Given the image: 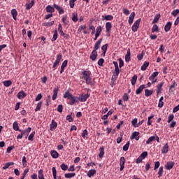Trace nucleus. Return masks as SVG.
I'll list each match as a JSON object with an SVG mask.
<instances>
[{
	"label": "nucleus",
	"mask_w": 179,
	"mask_h": 179,
	"mask_svg": "<svg viewBox=\"0 0 179 179\" xmlns=\"http://www.w3.org/2000/svg\"><path fill=\"white\" fill-rule=\"evenodd\" d=\"M102 41H103V38H101L96 42L94 47V51H97V50H99V48H100V45L101 44Z\"/></svg>",
	"instance_id": "obj_14"
},
{
	"label": "nucleus",
	"mask_w": 179,
	"mask_h": 179,
	"mask_svg": "<svg viewBox=\"0 0 179 179\" xmlns=\"http://www.w3.org/2000/svg\"><path fill=\"white\" fill-rule=\"evenodd\" d=\"M172 23L171 22H168L165 27H164V31H166V33H168V31H170V29H171V26H172Z\"/></svg>",
	"instance_id": "obj_23"
},
{
	"label": "nucleus",
	"mask_w": 179,
	"mask_h": 179,
	"mask_svg": "<svg viewBox=\"0 0 179 179\" xmlns=\"http://www.w3.org/2000/svg\"><path fill=\"white\" fill-rule=\"evenodd\" d=\"M61 59H62V55L58 54L57 55V59L55 62L53 63L52 68H54L55 69H57V66L59 65V63L61 62Z\"/></svg>",
	"instance_id": "obj_4"
},
{
	"label": "nucleus",
	"mask_w": 179,
	"mask_h": 179,
	"mask_svg": "<svg viewBox=\"0 0 179 179\" xmlns=\"http://www.w3.org/2000/svg\"><path fill=\"white\" fill-rule=\"evenodd\" d=\"M97 51L93 50L90 54V59H91L92 61H96V59H97Z\"/></svg>",
	"instance_id": "obj_12"
},
{
	"label": "nucleus",
	"mask_w": 179,
	"mask_h": 179,
	"mask_svg": "<svg viewBox=\"0 0 179 179\" xmlns=\"http://www.w3.org/2000/svg\"><path fill=\"white\" fill-rule=\"evenodd\" d=\"M158 75L159 72L157 71L152 73V75L149 77V80H150L152 83H156V82H157V78H156V77H157Z\"/></svg>",
	"instance_id": "obj_5"
},
{
	"label": "nucleus",
	"mask_w": 179,
	"mask_h": 179,
	"mask_svg": "<svg viewBox=\"0 0 179 179\" xmlns=\"http://www.w3.org/2000/svg\"><path fill=\"white\" fill-rule=\"evenodd\" d=\"M141 19L139 18L133 24V26L131 27V30L132 31H134V33L136 31H138V29H139V24H141Z\"/></svg>",
	"instance_id": "obj_3"
},
{
	"label": "nucleus",
	"mask_w": 179,
	"mask_h": 179,
	"mask_svg": "<svg viewBox=\"0 0 179 179\" xmlns=\"http://www.w3.org/2000/svg\"><path fill=\"white\" fill-rule=\"evenodd\" d=\"M161 152L162 155H164L166 153H168L169 152V143H166L162 148Z\"/></svg>",
	"instance_id": "obj_21"
},
{
	"label": "nucleus",
	"mask_w": 179,
	"mask_h": 179,
	"mask_svg": "<svg viewBox=\"0 0 179 179\" xmlns=\"http://www.w3.org/2000/svg\"><path fill=\"white\" fill-rule=\"evenodd\" d=\"M60 168L62 169V170H63V171H66V170H68V165L65 164H62L60 165Z\"/></svg>",
	"instance_id": "obj_57"
},
{
	"label": "nucleus",
	"mask_w": 179,
	"mask_h": 179,
	"mask_svg": "<svg viewBox=\"0 0 179 179\" xmlns=\"http://www.w3.org/2000/svg\"><path fill=\"white\" fill-rule=\"evenodd\" d=\"M104 156V147H101L99 148V157L101 159Z\"/></svg>",
	"instance_id": "obj_43"
},
{
	"label": "nucleus",
	"mask_w": 179,
	"mask_h": 179,
	"mask_svg": "<svg viewBox=\"0 0 179 179\" xmlns=\"http://www.w3.org/2000/svg\"><path fill=\"white\" fill-rule=\"evenodd\" d=\"M52 173L54 179H57V169L55 167L52 168Z\"/></svg>",
	"instance_id": "obj_47"
},
{
	"label": "nucleus",
	"mask_w": 179,
	"mask_h": 179,
	"mask_svg": "<svg viewBox=\"0 0 179 179\" xmlns=\"http://www.w3.org/2000/svg\"><path fill=\"white\" fill-rule=\"evenodd\" d=\"M179 13V9H176V10H173L172 12H171V15L172 16H177Z\"/></svg>",
	"instance_id": "obj_63"
},
{
	"label": "nucleus",
	"mask_w": 179,
	"mask_h": 179,
	"mask_svg": "<svg viewBox=\"0 0 179 179\" xmlns=\"http://www.w3.org/2000/svg\"><path fill=\"white\" fill-rule=\"evenodd\" d=\"M34 6V0H31L29 3L25 5L27 10L31 9V8H33Z\"/></svg>",
	"instance_id": "obj_31"
},
{
	"label": "nucleus",
	"mask_w": 179,
	"mask_h": 179,
	"mask_svg": "<svg viewBox=\"0 0 179 179\" xmlns=\"http://www.w3.org/2000/svg\"><path fill=\"white\" fill-rule=\"evenodd\" d=\"M153 94V90L146 89L145 90V97H149V96H152Z\"/></svg>",
	"instance_id": "obj_34"
},
{
	"label": "nucleus",
	"mask_w": 179,
	"mask_h": 179,
	"mask_svg": "<svg viewBox=\"0 0 179 179\" xmlns=\"http://www.w3.org/2000/svg\"><path fill=\"white\" fill-rule=\"evenodd\" d=\"M148 66H149V62H145L143 65L141 66V71H146L148 69Z\"/></svg>",
	"instance_id": "obj_35"
},
{
	"label": "nucleus",
	"mask_w": 179,
	"mask_h": 179,
	"mask_svg": "<svg viewBox=\"0 0 179 179\" xmlns=\"http://www.w3.org/2000/svg\"><path fill=\"white\" fill-rule=\"evenodd\" d=\"M31 131V127H28L26 130H20V132L22 134V136H25V138L27 139V136Z\"/></svg>",
	"instance_id": "obj_6"
},
{
	"label": "nucleus",
	"mask_w": 179,
	"mask_h": 179,
	"mask_svg": "<svg viewBox=\"0 0 179 179\" xmlns=\"http://www.w3.org/2000/svg\"><path fill=\"white\" fill-rule=\"evenodd\" d=\"M94 174H96V169H91L87 173L88 177H93Z\"/></svg>",
	"instance_id": "obj_38"
},
{
	"label": "nucleus",
	"mask_w": 179,
	"mask_h": 179,
	"mask_svg": "<svg viewBox=\"0 0 179 179\" xmlns=\"http://www.w3.org/2000/svg\"><path fill=\"white\" fill-rule=\"evenodd\" d=\"M68 100H70L69 102H68V104L73 106V104H75V101H76V96L71 95Z\"/></svg>",
	"instance_id": "obj_20"
},
{
	"label": "nucleus",
	"mask_w": 179,
	"mask_h": 179,
	"mask_svg": "<svg viewBox=\"0 0 179 179\" xmlns=\"http://www.w3.org/2000/svg\"><path fill=\"white\" fill-rule=\"evenodd\" d=\"M113 64L115 66V79L116 80L118 75H120V68H118V62H113Z\"/></svg>",
	"instance_id": "obj_9"
},
{
	"label": "nucleus",
	"mask_w": 179,
	"mask_h": 179,
	"mask_svg": "<svg viewBox=\"0 0 179 179\" xmlns=\"http://www.w3.org/2000/svg\"><path fill=\"white\" fill-rule=\"evenodd\" d=\"M173 120H174V115H169L168 117V123L170 124V122H173Z\"/></svg>",
	"instance_id": "obj_60"
},
{
	"label": "nucleus",
	"mask_w": 179,
	"mask_h": 179,
	"mask_svg": "<svg viewBox=\"0 0 179 179\" xmlns=\"http://www.w3.org/2000/svg\"><path fill=\"white\" fill-rule=\"evenodd\" d=\"M57 127H58V123H57L55 120H52L50 124V130L55 131V129H57Z\"/></svg>",
	"instance_id": "obj_10"
},
{
	"label": "nucleus",
	"mask_w": 179,
	"mask_h": 179,
	"mask_svg": "<svg viewBox=\"0 0 179 179\" xmlns=\"http://www.w3.org/2000/svg\"><path fill=\"white\" fill-rule=\"evenodd\" d=\"M57 38H58V31L55 30L54 31L53 37L52 38V41H57Z\"/></svg>",
	"instance_id": "obj_53"
},
{
	"label": "nucleus",
	"mask_w": 179,
	"mask_h": 179,
	"mask_svg": "<svg viewBox=\"0 0 179 179\" xmlns=\"http://www.w3.org/2000/svg\"><path fill=\"white\" fill-rule=\"evenodd\" d=\"M26 157L25 156H24L23 157H22V166H23V167H27V160H26Z\"/></svg>",
	"instance_id": "obj_59"
},
{
	"label": "nucleus",
	"mask_w": 179,
	"mask_h": 179,
	"mask_svg": "<svg viewBox=\"0 0 179 179\" xmlns=\"http://www.w3.org/2000/svg\"><path fill=\"white\" fill-rule=\"evenodd\" d=\"M41 106H43V102H38L37 103V106L35 108V111L37 112V111H40V110L41 109Z\"/></svg>",
	"instance_id": "obj_52"
},
{
	"label": "nucleus",
	"mask_w": 179,
	"mask_h": 179,
	"mask_svg": "<svg viewBox=\"0 0 179 179\" xmlns=\"http://www.w3.org/2000/svg\"><path fill=\"white\" fill-rule=\"evenodd\" d=\"M27 173H29V169H27L24 171L22 176L21 177L20 179H24V178L26 177V175L27 174Z\"/></svg>",
	"instance_id": "obj_64"
},
{
	"label": "nucleus",
	"mask_w": 179,
	"mask_h": 179,
	"mask_svg": "<svg viewBox=\"0 0 179 179\" xmlns=\"http://www.w3.org/2000/svg\"><path fill=\"white\" fill-rule=\"evenodd\" d=\"M13 128L14 131H19V132H20V131L22 130V129H19V125L17 124V122H15L13 124Z\"/></svg>",
	"instance_id": "obj_40"
},
{
	"label": "nucleus",
	"mask_w": 179,
	"mask_h": 179,
	"mask_svg": "<svg viewBox=\"0 0 179 179\" xmlns=\"http://www.w3.org/2000/svg\"><path fill=\"white\" fill-rule=\"evenodd\" d=\"M120 171H122L125 169V157H121L120 160Z\"/></svg>",
	"instance_id": "obj_8"
},
{
	"label": "nucleus",
	"mask_w": 179,
	"mask_h": 179,
	"mask_svg": "<svg viewBox=\"0 0 179 179\" xmlns=\"http://www.w3.org/2000/svg\"><path fill=\"white\" fill-rule=\"evenodd\" d=\"M107 48H108V43L103 45L101 47V50H102V51H103V54H106V52H107Z\"/></svg>",
	"instance_id": "obj_48"
},
{
	"label": "nucleus",
	"mask_w": 179,
	"mask_h": 179,
	"mask_svg": "<svg viewBox=\"0 0 179 179\" xmlns=\"http://www.w3.org/2000/svg\"><path fill=\"white\" fill-rule=\"evenodd\" d=\"M11 15L13 16V18L14 20H16V17L17 16V10L16 9H12L11 10Z\"/></svg>",
	"instance_id": "obj_39"
},
{
	"label": "nucleus",
	"mask_w": 179,
	"mask_h": 179,
	"mask_svg": "<svg viewBox=\"0 0 179 179\" xmlns=\"http://www.w3.org/2000/svg\"><path fill=\"white\" fill-rule=\"evenodd\" d=\"M34 135H36V131H33L28 137V141H33L34 138Z\"/></svg>",
	"instance_id": "obj_58"
},
{
	"label": "nucleus",
	"mask_w": 179,
	"mask_h": 179,
	"mask_svg": "<svg viewBox=\"0 0 179 179\" xmlns=\"http://www.w3.org/2000/svg\"><path fill=\"white\" fill-rule=\"evenodd\" d=\"M75 176H76V173H69L64 174L65 178H73V177H75Z\"/></svg>",
	"instance_id": "obj_36"
},
{
	"label": "nucleus",
	"mask_w": 179,
	"mask_h": 179,
	"mask_svg": "<svg viewBox=\"0 0 179 179\" xmlns=\"http://www.w3.org/2000/svg\"><path fill=\"white\" fill-rule=\"evenodd\" d=\"M174 167V162H168L165 165V168L166 170H171Z\"/></svg>",
	"instance_id": "obj_15"
},
{
	"label": "nucleus",
	"mask_w": 179,
	"mask_h": 179,
	"mask_svg": "<svg viewBox=\"0 0 179 179\" xmlns=\"http://www.w3.org/2000/svg\"><path fill=\"white\" fill-rule=\"evenodd\" d=\"M38 179H45L44 178V171H43V169H40L38 171Z\"/></svg>",
	"instance_id": "obj_29"
},
{
	"label": "nucleus",
	"mask_w": 179,
	"mask_h": 179,
	"mask_svg": "<svg viewBox=\"0 0 179 179\" xmlns=\"http://www.w3.org/2000/svg\"><path fill=\"white\" fill-rule=\"evenodd\" d=\"M89 132L87 131V129L83 130V133L81 134V136H83L84 138H87Z\"/></svg>",
	"instance_id": "obj_54"
},
{
	"label": "nucleus",
	"mask_w": 179,
	"mask_h": 179,
	"mask_svg": "<svg viewBox=\"0 0 179 179\" xmlns=\"http://www.w3.org/2000/svg\"><path fill=\"white\" fill-rule=\"evenodd\" d=\"M152 33L157 32L159 31V27L157 24H154L152 29H151Z\"/></svg>",
	"instance_id": "obj_51"
},
{
	"label": "nucleus",
	"mask_w": 179,
	"mask_h": 179,
	"mask_svg": "<svg viewBox=\"0 0 179 179\" xmlns=\"http://www.w3.org/2000/svg\"><path fill=\"white\" fill-rule=\"evenodd\" d=\"M3 83L6 87H9V86L12 85V81L10 80H6V81H3Z\"/></svg>",
	"instance_id": "obj_46"
},
{
	"label": "nucleus",
	"mask_w": 179,
	"mask_h": 179,
	"mask_svg": "<svg viewBox=\"0 0 179 179\" xmlns=\"http://www.w3.org/2000/svg\"><path fill=\"white\" fill-rule=\"evenodd\" d=\"M163 85H164V83L162 82L160 83H159L157 85V94H159V93H160V92H162V88L163 87Z\"/></svg>",
	"instance_id": "obj_30"
},
{
	"label": "nucleus",
	"mask_w": 179,
	"mask_h": 179,
	"mask_svg": "<svg viewBox=\"0 0 179 179\" xmlns=\"http://www.w3.org/2000/svg\"><path fill=\"white\" fill-rule=\"evenodd\" d=\"M45 10L48 13H54L55 12V8L54 7L51 6L50 5H48L45 8Z\"/></svg>",
	"instance_id": "obj_16"
},
{
	"label": "nucleus",
	"mask_w": 179,
	"mask_h": 179,
	"mask_svg": "<svg viewBox=\"0 0 179 179\" xmlns=\"http://www.w3.org/2000/svg\"><path fill=\"white\" fill-rule=\"evenodd\" d=\"M68 15H63L62 18V21L64 23L65 27H69V21H68Z\"/></svg>",
	"instance_id": "obj_13"
},
{
	"label": "nucleus",
	"mask_w": 179,
	"mask_h": 179,
	"mask_svg": "<svg viewBox=\"0 0 179 179\" xmlns=\"http://www.w3.org/2000/svg\"><path fill=\"white\" fill-rule=\"evenodd\" d=\"M130 143H131L129 141H127V143L123 146L124 152H127V150H128V149H129Z\"/></svg>",
	"instance_id": "obj_49"
},
{
	"label": "nucleus",
	"mask_w": 179,
	"mask_h": 179,
	"mask_svg": "<svg viewBox=\"0 0 179 179\" xmlns=\"http://www.w3.org/2000/svg\"><path fill=\"white\" fill-rule=\"evenodd\" d=\"M66 66H68V60H64L61 66L60 73H64V71Z\"/></svg>",
	"instance_id": "obj_17"
},
{
	"label": "nucleus",
	"mask_w": 179,
	"mask_h": 179,
	"mask_svg": "<svg viewBox=\"0 0 179 179\" xmlns=\"http://www.w3.org/2000/svg\"><path fill=\"white\" fill-rule=\"evenodd\" d=\"M153 141H156V137L155 136H151L150 137L147 141H146V145H149L150 142H153Z\"/></svg>",
	"instance_id": "obj_50"
},
{
	"label": "nucleus",
	"mask_w": 179,
	"mask_h": 179,
	"mask_svg": "<svg viewBox=\"0 0 179 179\" xmlns=\"http://www.w3.org/2000/svg\"><path fill=\"white\" fill-rule=\"evenodd\" d=\"M163 176V166H160L158 171V178H160Z\"/></svg>",
	"instance_id": "obj_56"
},
{
	"label": "nucleus",
	"mask_w": 179,
	"mask_h": 179,
	"mask_svg": "<svg viewBox=\"0 0 179 179\" xmlns=\"http://www.w3.org/2000/svg\"><path fill=\"white\" fill-rule=\"evenodd\" d=\"M105 27L106 31H111V29H113V24L110 22H108L106 23Z\"/></svg>",
	"instance_id": "obj_22"
},
{
	"label": "nucleus",
	"mask_w": 179,
	"mask_h": 179,
	"mask_svg": "<svg viewBox=\"0 0 179 179\" xmlns=\"http://www.w3.org/2000/svg\"><path fill=\"white\" fill-rule=\"evenodd\" d=\"M13 164H15V163L13 162L6 163L5 166H3V170H6V169H9V167H10V166H13Z\"/></svg>",
	"instance_id": "obj_42"
},
{
	"label": "nucleus",
	"mask_w": 179,
	"mask_h": 179,
	"mask_svg": "<svg viewBox=\"0 0 179 179\" xmlns=\"http://www.w3.org/2000/svg\"><path fill=\"white\" fill-rule=\"evenodd\" d=\"M139 135H141V133H139V131H134L131 134V136H130V139H136V141H139L140 139V136Z\"/></svg>",
	"instance_id": "obj_7"
},
{
	"label": "nucleus",
	"mask_w": 179,
	"mask_h": 179,
	"mask_svg": "<svg viewBox=\"0 0 179 179\" xmlns=\"http://www.w3.org/2000/svg\"><path fill=\"white\" fill-rule=\"evenodd\" d=\"M53 8H55V9H57V10L59 13V15H64V13H65V10H64V8H62L57 4H54Z\"/></svg>",
	"instance_id": "obj_11"
},
{
	"label": "nucleus",
	"mask_w": 179,
	"mask_h": 179,
	"mask_svg": "<svg viewBox=\"0 0 179 179\" xmlns=\"http://www.w3.org/2000/svg\"><path fill=\"white\" fill-rule=\"evenodd\" d=\"M50 155L53 159H58V157H59V154L55 150H52Z\"/></svg>",
	"instance_id": "obj_28"
},
{
	"label": "nucleus",
	"mask_w": 179,
	"mask_h": 179,
	"mask_svg": "<svg viewBox=\"0 0 179 179\" xmlns=\"http://www.w3.org/2000/svg\"><path fill=\"white\" fill-rule=\"evenodd\" d=\"M55 22L54 21L48 22H43L42 26H45V27H51V26H54Z\"/></svg>",
	"instance_id": "obj_33"
},
{
	"label": "nucleus",
	"mask_w": 179,
	"mask_h": 179,
	"mask_svg": "<svg viewBox=\"0 0 179 179\" xmlns=\"http://www.w3.org/2000/svg\"><path fill=\"white\" fill-rule=\"evenodd\" d=\"M143 57H145V51L143 50L141 54L137 55V59L138 61H142Z\"/></svg>",
	"instance_id": "obj_41"
},
{
	"label": "nucleus",
	"mask_w": 179,
	"mask_h": 179,
	"mask_svg": "<svg viewBox=\"0 0 179 179\" xmlns=\"http://www.w3.org/2000/svg\"><path fill=\"white\" fill-rule=\"evenodd\" d=\"M83 79L85 81L87 85H90L93 86V81H92V71H84L82 72Z\"/></svg>",
	"instance_id": "obj_1"
},
{
	"label": "nucleus",
	"mask_w": 179,
	"mask_h": 179,
	"mask_svg": "<svg viewBox=\"0 0 179 179\" xmlns=\"http://www.w3.org/2000/svg\"><path fill=\"white\" fill-rule=\"evenodd\" d=\"M90 97V94L87 93V94H81L79 95L78 99L79 101H80L81 103H85V101H86L87 100V99H89Z\"/></svg>",
	"instance_id": "obj_2"
},
{
	"label": "nucleus",
	"mask_w": 179,
	"mask_h": 179,
	"mask_svg": "<svg viewBox=\"0 0 179 179\" xmlns=\"http://www.w3.org/2000/svg\"><path fill=\"white\" fill-rule=\"evenodd\" d=\"M114 19V16L112 15H102V20H109L111 21Z\"/></svg>",
	"instance_id": "obj_26"
},
{
	"label": "nucleus",
	"mask_w": 179,
	"mask_h": 179,
	"mask_svg": "<svg viewBox=\"0 0 179 179\" xmlns=\"http://www.w3.org/2000/svg\"><path fill=\"white\" fill-rule=\"evenodd\" d=\"M58 87H55L53 90V95L52 96V100H56L57 99V96H58Z\"/></svg>",
	"instance_id": "obj_27"
},
{
	"label": "nucleus",
	"mask_w": 179,
	"mask_h": 179,
	"mask_svg": "<svg viewBox=\"0 0 179 179\" xmlns=\"http://www.w3.org/2000/svg\"><path fill=\"white\" fill-rule=\"evenodd\" d=\"M134 19H135V12H132L129 17V24H132L134 23Z\"/></svg>",
	"instance_id": "obj_24"
},
{
	"label": "nucleus",
	"mask_w": 179,
	"mask_h": 179,
	"mask_svg": "<svg viewBox=\"0 0 179 179\" xmlns=\"http://www.w3.org/2000/svg\"><path fill=\"white\" fill-rule=\"evenodd\" d=\"M71 96H72V94H71V93L69 92V91H66V92L64 94L63 97H64V99H69Z\"/></svg>",
	"instance_id": "obj_45"
},
{
	"label": "nucleus",
	"mask_w": 179,
	"mask_h": 179,
	"mask_svg": "<svg viewBox=\"0 0 179 179\" xmlns=\"http://www.w3.org/2000/svg\"><path fill=\"white\" fill-rule=\"evenodd\" d=\"M26 96H27V94L23 90H22L17 93V99H24Z\"/></svg>",
	"instance_id": "obj_19"
},
{
	"label": "nucleus",
	"mask_w": 179,
	"mask_h": 179,
	"mask_svg": "<svg viewBox=\"0 0 179 179\" xmlns=\"http://www.w3.org/2000/svg\"><path fill=\"white\" fill-rule=\"evenodd\" d=\"M159 19H160V14H157L152 20V24L157 23L159 22Z\"/></svg>",
	"instance_id": "obj_44"
},
{
	"label": "nucleus",
	"mask_w": 179,
	"mask_h": 179,
	"mask_svg": "<svg viewBox=\"0 0 179 179\" xmlns=\"http://www.w3.org/2000/svg\"><path fill=\"white\" fill-rule=\"evenodd\" d=\"M136 80H138V76L134 75L131 79V83L132 86H135V85H136Z\"/></svg>",
	"instance_id": "obj_32"
},
{
	"label": "nucleus",
	"mask_w": 179,
	"mask_h": 179,
	"mask_svg": "<svg viewBox=\"0 0 179 179\" xmlns=\"http://www.w3.org/2000/svg\"><path fill=\"white\" fill-rule=\"evenodd\" d=\"M71 20H73V22H74V23H76V22H78V13H72Z\"/></svg>",
	"instance_id": "obj_37"
},
{
	"label": "nucleus",
	"mask_w": 179,
	"mask_h": 179,
	"mask_svg": "<svg viewBox=\"0 0 179 179\" xmlns=\"http://www.w3.org/2000/svg\"><path fill=\"white\" fill-rule=\"evenodd\" d=\"M126 62H129L131 61V49L127 50V55H125Z\"/></svg>",
	"instance_id": "obj_25"
},
{
	"label": "nucleus",
	"mask_w": 179,
	"mask_h": 179,
	"mask_svg": "<svg viewBox=\"0 0 179 179\" xmlns=\"http://www.w3.org/2000/svg\"><path fill=\"white\" fill-rule=\"evenodd\" d=\"M140 157H141V159L143 160L145 157H148V152L145 151L143 152H142L140 155Z\"/></svg>",
	"instance_id": "obj_62"
},
{
	"label": "nucleus",
	"mask_w": 179,
	"mask_h": 179,
	"mask_svg": "<svg viewBox=\"0 0 179 179\" xmlns=\"http://www.w3.org/2000/svg\"><path fill=\"white\" fill-rule=\"evenodd\" d=\"M75 2H76V0H69V5L71 9L75 6Z\"/></svg>",
	"instance_id": "obj_61"
},
{
	"label": "nucleus",
	"mask_w": 179,
	"mask_h": 179,
	"mask_svg": "<svg viewBox=\"0 0 179 179\" xmlns=\"http://www.w3.org/2000/svg\"><path fill=\"white\" fill-rule=\"evenodd\" d=\"M143 89H146V85H141L136 90V94H141L142 92H143Z\"/></svg>",
	"instance_id": "obj_18"
},
{
	"label": "nucleus",
	"mask_w": 179,
	"mask_h": 179,
	"mask_svg": "<svg viewBox=\"0 0 179 179\" xmlns=\"http://www.w3.org/2000/svg\"><path fill=\"white\" fill-rule=\"evenodd\" d=\"M137 124H138V119L137 118H134L131 120V125H133V127L134 128H136Z\"/></svg>",
	"instance_id": "obj_55"
}]
</instances>
